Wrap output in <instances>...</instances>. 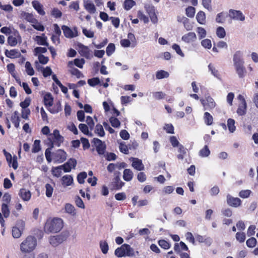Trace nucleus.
Returning a JSON list of instances; mask_svg holds the SVG:
<instances>
[{
    "mask_svg": "<svg viewBox=\"0 0 258 258\" xmlns=\"http://www.w3.org/2000/svg\"><path fill=\"white\" fill-rule=\"evenodd\" d=\"M228 17V14L226 13L222 12L218 13L216 17V22L218 23H223L226 20V18Z\"/></svg>",
    "mask_w": 258,
    "mask_h": 258,
    "instance_id": "nucleus-33",
    "label": "nucleus"
},
{
    "mask_svg": "<svg viewBox=\"0 0 258 258\" xmlns=\"http://www.w3.org/2000/svg\"><path fill=\"white\" fill-rule=\"evenodd\" d=\"M228 17L231 19L239 21H244L245 19V16L241 11L233 9L229 10Z\"/></svg>",
    "mask_w": 258,
    "mask_h": 258,
    "instance_id": "nucleus-11",
    "label": "nucleus"
},
{
    "mask_svg": "<svg viewBox=\"0 0 258 258\" xmlns=\"http://www.w3.org/2000/svg\"><path fill=\"white\" fill-rule=\"evenodd\" d=\"M43 102L45 107L51 113H55L58 112V110H52L48 109V107L52 106L53 102V98L50 93H47L44 96Z\"/></svg>",
    "mask_w": 258,
    "mask_h": 258,
    "instance_id": "nucleus-15",
    "label": "nucleus"
},
{
    "mask_svg": "<svg viewBox=\"0 0 258 258\" xmlns=\"http://www.w3.org/2000/svg\"><path fill=\"white\" fill-rule=\"evenodd\" d=\"M146 12L149 15L151 20L153 23H156L157 18L155 14V7L151 4H146L144 6Z\"/></svg>",
    "mask_w": 258,
    "mask_h": 258,
    "instance_id": "nucleus-16",
    "label": "nucleus"
},
{
    "mask_svg": "<svg viewBox=\"0 0 258 258\" xmlns=\"http://www.w3.org/2000/svg\"><path fill=\"white\" fill-rule=\"evenodd\" d=\"M120 173L119 171H115L114 172V177L112 182V185L116 190H119L122 188L124 185V182L120 180Z\"/></svg>",
    "mask_w": 258,
    "mask_h": 258,
    "instance_id": "nucleus-13",
    "label": "nucleus"
},
{
    "mask_svg": "<svg viewBox=\"0 0 258 258\" xmlns=\"http://www.w3.org/2000/svg\"><path fill=\"white\" fill-rule=\"evenodd\" d=\"M169 74L168 72L164 70L158 71L156 73V78L158 80H160L163 78H167L169 77Z\"/></svg>",
    "mask_w": 258,
    "mask_h": 258,
    "instance_id": "nucleus-38",
    "label": "nucleus"
},
{
    "mask_svg": "<svg viewBox=\"0 0 258 258\" xmlns=\"http://www.w3.org/2000/svg\"><path fill=\"white\" fill-rule=\"evenodd\" d=\"M159 245L164 250L169 249L171 247L170 243L165 239H160L158 241Z\"/></svg>",
    "mask_w": 258,
    "mask_h": 258,
    "instance_id": "nucleus-39",
    "label": "nucleus"
},
{
    "mask_svg": "<svg viewBox=\"0 0 258 258\" xmlns=\"http://www.w3.org/2000/svg\"><path fill=\"white\" fill-rule=\"evenodd\" d=\"M64 36L68 38H72L77 37L78 34V30L76 27H74L73 30L71 29L67 26L63 25L61 26Z\"/></svg>",
    "mask_w": 258,
    "mask_h": 258,
    "instance_id": "nucleus-14",
    "label": "nucleus"
},
{
    "mask_svg": "<svg viewBox=\"0 0 258 258\" xmlns=\"http://www.w3.org/2000/svg\"><path fill=\"white\" fill-rule=\"evenodd\" d=\"M37 240L33 236H28L20 245V249L22 252L30 253L36 247Z\"/></svg>",
    "mask_w": 258,
    "mask_h": 258,
    "instance_id": "nucleus-3",
    "label": "nucleus"
},
{
    "mask_svg": "<svg viewBox=\"0 0 258 258\" xmlns=\"http://www.w3.org/2000/svg\"><path fill=\"white\" fill-rule=\"evenodd\" d=\"M47 37L45 36V34H42V36H36L35 40L38 45H44L48 47L49 44L47 41Z\"/></svg>",
    "mask_w": 258,
    "mask_h": 258,
    "instance_id": "nucleus-26",
    "label": "nucleus"
},
{
    "mask_svg": "<svg viewBox=\"0 0 258 258\" xmlns=\"http://www.w3.org/2000/svg\"><path fill=\"white\" fill-rule=\"evenodd\" d=\"M19 196L24 201H29L31 197V194L29 190L25 188H21L19 190Z\"/></svg>",
    "mask_w": 258,
    "mask_h": 258,
    "instance_id": "nucleus-23",
    "label": "nucleus"
},
{
    "mask_svg": "<svg viewBox=\"0 0 258 258\" xmlns=\"http://www.w3.org/2000/svg\"><path fill=\"white\" fill-rule=\"evenodd\" d=\"M54 34H53L51 36V40L53 42H54V38H56V40L58 43H59V36L61 35V30L57 24H54Z\"/></svg>",
    "mask_w": 258,
    "mask_h": 258,
    "instance_id": "nucleus-27",
    "label": "nucleus"
},
{
    "mask_svg": "<svg viewBox=\"0 0 258 258\" xmlns=\"http://www.w3.org/2000/svg\"><path fill=\"white\" fill-rule=\"evenodd\" d=\"M73 181V178L70 175H65L61 178V183L63 186H68L72 185Z\"/></svg>",
    "mask_w": 258,
    "mask_h": 258,
    "instance_id": "nucleus-28",
    "label": "nucleus"
},
{
    "mask_svg": "<svg viewBox=\"0 0 258 258\" xmlns=\"http://www.w3.org/2000/svg\"><path fill=\"white\" fill-rule=\"evenodd\" d=\"M52 157L54 163H61L67 159V154L62 149H58L52 153Z\"/></svg>",
    "mask_w": 258,
    "mask_h": 258,
    "instance_id": "nucleus-6",
    "label": "nucleus"
},
{
    "mask_svg": "<svg viewBox=\"0 0 258 258\" xmlns=\"http://www.w3.org/2000/svg\"><path fill=\"white\" fill-rule=\"evenodd\" d=\"M47 52V48L45 47H37L34 49V54L35 56L38 55V54H42V53H45Z\"/></svg>",
    "mask_w": 258,
    "mask_h": 258,
    "instance_id": "nucleus-56",
    "label": "nucleus"
},
{
    "mask_svg": "<svg viewBox=\"0 0 258 258\" xmlns=\"http://www.w3.org/2000/svg\"><path fill=\"white\" fill-rule=\"evenodd\" d=\"M133 172L130 169H125L123 171V178L126 181L132 180L133 178Z\"/></svg>",
    "mask_w": 258,
    "mask_h": 258,
    "instance_id": "nucleus-32",
    "label": "nucleus"
},
{
    "mask_svg": "<svg viewBox=\"0 0 258 258\" xmlns=\"http://www.w3.org/2000/svg\"><path fill=\"white\" fill-rule=\"evenodd\" d=\"M256 240L254 237H251L247 240L246 244L248 247L252 248L256 245Z\"/></svg>",
    "mask_w": 258,
    "mask_h": 258,
    "instance_id": "nucleus-60",
    "label": "nucleus"
},
{
    "mask_svg": "<svg viewBox=\"0 0 258 258\" xmlns=\"http://www.w3.org/2000/svg\"><path fill=\"white\" fill-rule=\"evenodd\" d=\"M40 141L39 140H36L34 141V144L33 145V147L32 149V152L34 153H36L38 152L41 150L40 147Z\"/></svg>",
    "mask_w": 258,
    "mask_h": 258,
    "instance_id": "nucleus-48",
    "label": "nucleus"
},
{
    "mask_svg": "<svg viewBox=\"0 0 258 258\" xmlns=\"http://www.w3.org/2000/svg\"><path fill=\"white\" fill-rule=\"evenodd\" d=\"M88 84L92 87H94L100 84L99 78L95 77L88 80Z\"/></svg>",
    "mask_w": 258,
    "mask_h": 258,
    "instance_id": "nucleus-53",
    "label": "nucleus"
},
{
    "mask_svg": "<svg viewBox=\"0 0 258 258\" xmlns=\"http://www.w3.org/2000/svg\"><path fill=\"white\" fill-rule=\"evenodd\" d=\"M100 247L103 253L106 254L108 252V245L106 241H101L100 242Z\"/></svg>",
    "mask_w": 258,
    "mask_h": 258,
    "instance_id": "nucleus-50",
    "label": "nucleus"
},
{
    "mask_svg": "<svg viewBox=\"0 0 258 258\" xmlns=\"http://www.w3.org/2000/svg\"><path fill=\"white\" fill-rule=\"evenodd\" d=\"M53 148H51L50 147H49L45 152V155L46 157V159L47 161L49 163L51 162L53 159V158L51 157V155H52V153H51V150H52Z\"/></svg>",
    "mask_w": 258,
    "mask_h": 258,
    "instance_id": "nucleus-58",
    "label": "nucleus"
},
{
    "mask_svg": "<svg viewBox=\"0 0 258 258\" xmlns=\"http://www.w3.org/2000/svg\"><path fill=\"white\" fill-rule=\"evenodd\" d=\"M45 188H46V197L48 198L51 197L53 192V186L49 183H46L45 184Z\"/></svg>",
    "mask_w": 258,
    "mask_h": 258,
    "instance_id": "nucleus-54",
    "label": "nucleus"
},
{
    "mask_svg": "<svg viewBox=\"0 0 258 258\" xmlns=\"http://www.w3.org/2000/svg\"><path fill=\"white\" fill-rule=\"evenodd\" d=\"M15 37L10 35L8 37L7 42L9 45L11 46H15L18 44V39L17 38H19L20 40H21V36L19 34V33L18 31L16 30L14 32Z\"/></svg>",
    "mask_w": 258,
    "mask_h": 258,
    "instance_id": "nucleus-18",
    "label": "nucleus"
},
{
    "mask_svg": "<svg viewBox=\"0 0 258 258\" xmlns=\"http://www.w3.org/2000/svg\"><path fill=\"white\" fill-rule=\"evenodd\" d=\"M63 226V220L59 218L48 219L45 224L44 230L47 233H57Z\"/></svg>",
    "mask_w": 258,
    "mask_h": 258,
    "instance_id": "nucleus-1",
    "label": "nucleus"
},
{
    "mask_svg": "<svg viewBox=\"0 0 258 258\" xmlns=\"http://www.w3.org/2000/svg\"><path fill=\"white\" fill-rule=\"evenodd\" d=\"M216 35L220 38H223L226 36V32L224 28L219 26L216 29Z\"/></svg>",
    "mask_w": 258,
    "mask_h": 258,
    "instance_id": "nucleus-49",
    "label": "nucleus"
},
{
    "mask_svg": "<svg viewBox=\"0 0 258 258\" xmlns=\"http://www.w3.org/2000/svg\"><path fill=\"white\" fill-rule=\"evenodd\" d=\"M87 177V174L85 171H83L79 173L77 177V179L79 183L83 184L85 182V179Z\"/></svg>",
    "mask_w": 258,
    "mask_h": 258,
    "instance_id": "nucleus-41",
    "label": "nucleus"
},
{
    "mask_svg": "<svg viewBox=\"0 0 258 258\" xmlns=\"http://www.w3.org/2000/svg\"><path fill=\"white\" fill-rule=\"evenodd\" d=\"M84 6L85 10L90 14H94L96 11L94 4L90 0H87L84 1Z\"/></svg>",
    "mask_w": 258,
    "mask_h": 258,
    "instance_id": "nucleus-19",
    "label": "nucleus"
},
{
    "mask_svg": "<svg viewBox=\"0 0 258 258\" xmlns=\"http://www.w3.org/2000/svg\"><path fill=\"white\" fill-rule=\"evenodd\" d=\"M78 51L79 54L87 59H91L93 57L91 50L89 47L81 43L77 44Z\"/></svg>",
    "mask_w": 258,
    "mask_h": 258,
    "instance_id": "nucleus-8",
    "label": "nucleus"
},
{
    "mask_svg": "<svg viewBox=\"0 0 258 258\" xmlns=\"http://www.w3.org/2000/svg\"><path fill=\"white\" fill-rule=\"evenodd\" d=\"M61 169L62 168L61 167H60V166L55 167H53L51 169L52 174L54 176L59 177L61 174Z\"/></svg>",
    "mask_w": 258,
    "mask_h": 258,
    "instance_id": "nucleus-51",
    "label": "nucleus"
},
{
    "mask_svg": "<svg viewBox=\"0 0 258 258\" xmlns=\"http://www.w3.org/2000/svg\"><path fill=\"white\" fill-rule=\"evenodd\" d=\"M196 19L198 22L202 25L206 23V15L204 12L200 11L196 16Z\"/></svg>",
    "mask_w": 258,
    "mask_h": 258,
    "instance_id": "nucleus-34",
    "label": "nucleus"
},
{
    "mask_svg": "<svg viewBox=\"0 0 258 258\" xmlns=\"http://www.w3.org/2000/svg\"><path fill=\"white\" fill-rule=\"evenodd\" d=\"M10 211L9 206L7 204L3 203L2 205V213H0V223L2 227H5V221L4 217L6 218H8L10 215Z\"/></svg>",
    "mask_w": 258,
    "mask_h": 258,
    "instance_id": "nucleus-12",
    "label": "nucleus"
},
{
    "mask_svg": "<svg viewBox=\"0 0 258 258\" xmlns=\"http://www.w3.org/2000/svg\"><path fill=\"white\" fill-rule=\"evenodd\" d=\"M247 104L246 102L239 103L236 111L237 113L239 116L244 115L246 113Z\"/></svg>",
    "mask_w": 258,
    "mask_h": 258,
    "instance_id": "nucleus-30",
    "label": "nucleus"
},
{
    "mask_svg": "<svg viewBox=\"0 0 258 258\" xmlns=\"http://www.w3.org/2000/svg\"><path fill=\"white\" fill-rule=\"evenodd\" d=\"M109 121L111 124V125L113 127H118L120 125V122L119 120L116 117L111 116L109 118Z\"/></svg>",
    "mask_w": 258,
    "mask_h": 258,
    "instance_id": "nucleus-52",
    "label": "nucleus"
},
{
    "mask_svg": "<svg viewBox=\"0 0 258 258\" xmlns=\"http://www.w3.org/2000/svg\"><path fill=\"white\" fill-rule=\"evenodd\" d=\"M22 233L20 229L17 227H14L12 229V235L14 238H18L21 236Z\"/></svg>",
    "mask_w": 258,
    "mask_h": 258,
    "instance_id": "nucleus-63",
    "label": "nucleus"
},
{
    "mask_svg": "<svg viewBox=\"0 0 258 258\" xmlns=\"http://www.w3.org/2000/svg\"><path fill=\"white\" fill-rule=\"evenodd\" d=\"M95 133L100 137H103L105 136V132L103 126L100 124H96L95 128Z\"/></svg>",
    "mask_w": 258,
    "mask_h": 258,
    "instance_id": "nucleus-36",
    "label": "nucleus"
},
{
    "mask_svg": "<svg viewBox=\"0 0 258 258\" xmlns=\"http://www.w3.org/2000/svg\"><path fill=\"white\" fill-rule=\"evenodd\" d=\"M32 4L34 9L37 12V13L41 16H44L45 12L43 9V5L38 1H33Z\"/></svg>",
    "mask_w": 258,
    "mask_h": 258,
    "instance_id": "nucleus-20",
    "label": "nucleus"
},
{
    "mask_svg": "<svg viewBox=\"0 0 258 258\" xmlns=\"http://www.w3.org/2000/svg\"><path fill=\"white\" fill-rule=\"evenodd\" d=\"M235 120L232 118H229L227 120V126L229 131L231 133H233L236 129V127L235 126Z\"/></svg>",
    "mask_w": 258,
    "mask_h": 258,
    "instance_id": "nucleus-43",
    "label": "nucleus"
},
{
    "mask_svg": "<svg viewBox=\"0 0 258 258\" xmlns=\"http://www.w3.org/2000/svg\"><path fill=\"white\" fill-rule=\"evenodd\" d=\"M114 253L118 257L134 255L133 249L127 244H123L120 247L117 248L115 250Z\"/></svg>",
    "mask_w": 258,
    "mask_h": 258,
    "instance_id": "nucleus-5",
    "label": "nucleus"
},
{
    "mask_svg": "<svg viewBox=\"0 0 258 258\" xmlns=\"http://www.w3.org/2000/svg\"><path fill=\"white\" fill-rule=\"evenodd\" d=\"M164 130H165L167 133L173 134L174 133V128L173 125L171 123H166L164 126Z\"/></svg>",
    "mask_w": 258,
    "mask_h": 258,
    "instance_id": "nucleus-64",
    "label": "nucleus"
},
{
    "mask_svg": "<svg viewBox=\"0 0 258 258\" xmlns=\"http://www.w3.org/2000/svg\"><path fill=\"white\" fill-rule=\"evenodd\" d=\"M115 46L114 44L110 43L106 47V52L108 56H110L115 51Z\"/></svg>",
    "mask_w": 258,
    "mask_h": 258,
    "instance_id": "nucleus-55",
    "label": "nucleus"
},
{
    "mask_svg": "<svg viewBox=\"0 0 258 258\" xmlns=\"http://www.w3.org/2000/svg\"><path fill=\"white\" fill-rule=\"evenodd\" d=\"M242 57V53L238 50L233 55V63L236 73L239 78H243L246 74V70L244 66V61Z\"/></svg>",
    "mask_w": 258,
    "mask_h": 258,
    "instance_id": "nucleus-2",
    "label": "nucleus"
},
{
    "mask_svg": "<svg viewBox=\"0 0 258 258\" xmlns=\"http://www.w3.org/2000/svg\"><path fill=\"white\" fill-rule=\"evenodd\" d=\"M197 32L198 34L199 39H202L206 36V31L203 27H198L197 29Z\"/></svg>",
    "mask_w": 258,
    "mask_h": 258,
    "instance_id": "nucleus-45",
    "label": "nucleus"
},
{
    "mask_svg": "<svg viewBox=\"0 0 258 258\" xmlns=\"http://www.w3.org/2000/svg\"><path fill=\"white\" fill-rule=\"evenodd\" d=\"M25 68L26 72L28 75L33 76L34 74V71L30 62L27 61L26 62Z\"/></svg>",
    "mask_w": 258,
    "mask_h": 258,
    "instance_id": "nucleus-59",
    "label": "nucleus"
},
{
    "mask_svg": "<svg viewBox=\"0 0 258 258\" xmlns=\"http://www.w3.org/2000/svg\"><path fill=\"white\" fill-rule=\"evenodd\" d=\"M92 143L94 144L98 154L100 155H103L106 150V145L104 142L98 138H94Z\"/></svg>",
    "mask_w": 258,
    "mask_h": 258,
    "instance_id": "nucleus-10",
    "label": "nucleus"
},
{
    "mask_svg": "<svg viewBox=\"0 0 258 258\" xmlns=\"http://www.w3.org/2000/svg\"><path fill=\"white\" fill-rule=\"evenodd\" d=\"M137 16L139 19L141 21H143L144 23L147 24L149 22V20L148 17L146 16L142 11L139 10L138 11Z\"/></svg>",
    "mask_w": 258,
    "mask_h": 258,
    "instance_id": "nucleus-47",
    "label": "nucleus"
},
{
    "mask_svg": "<svg viewBox=\"0 0 258 258\" xmlns=\"http://www.w3.org/2000/svg\"><path fill=\"white\" fill-rule=\"evenodd\" d=\"M64 209L66 213L73 216L76 215V210L73 205L67 203L65 205Z\"/></svg>",
    "mask_w": 258,
    "mask_h": 258,
    "instance_id": "nucleus-31",
    "label": "nucleus"
},
{
    "mask_svg": "<svg viewBox=\"0 0 258 258\" xmlns=\"http://www.w3.org/2000/svg\"><path fill=\"white\" fill-rule=\"evenodd\" d=\"M85 62V60L84 58H76L74 60V64L77 67L82 69L83 65Z\"/></svg>",
    "mask_w": 258,
    "mask_h": 258,
    "instance_id": "nucleus-61",
    "label": "nucleus"
},
{
    "mask_svg": "<svg viewBox=\"0 0 258 258\" xmlns=\"http://www.w3.org/2000/svg\"><path fill=\"white\" fill-rule=\"evenodd\" d=\"M79 128L85 135H89L90 136H92L91 133H89L88 126L87 125L84 123H80L79 125Z\"/></svg>",
    "mask_w": 258,
    "mask_h": 258,
    "instance_id": "nucleus-44",
    "label": "nucleus"
},
{
    "mask_svg": "<svg viewBox=\"0 0 258 258\" xmlns=\"http://www.w3.org/2000/svg\"><path fill=\"white\" fill-rule=\"evenodd\" d=\"M210 154V151L207 145H205L199 152V155L202 157H207Z\"/></svg>",
    "mask_w": 258,
    "mask_h": 258,
    "instance_id": "nucleus-42",
    "label": "nucleus"
},
{
    "mask_svg": "<svg viewBox=\"0 0 258 258\" xmlns=\"http://www.w3.org/2000/svg\"><path fill=\"white\" fill-rule=\"evenodd\" d=\"M251 193L250 190H242L239 192V196L243 199L247 198L250 196Z\"/></svg>",
    "mask_w": 258,
    "mask_h": 258,
    "instance_id": "nucleus-62",
    "label": "nucleus"
},
{
    "mask_svg": "<svg viewBox=\"0 0 258 258\" xmlns=\"http://www.w3.org/2000/svg\"><path fill=\"white\" fill-rule=\"evenodd\" d=\"M132 159L133 161L132 166L133 167L139 171H142L144 169V166L141 160L136 158H132Z\"/></svg>",
    "mask_w": 258,
    "mask_h": 258,
    "instance_id": "nucleus-22",
    "label": "nucleus"
},
{
    "mask_svg": "<svg viewBox=\"0 0 258 258\" xmlns=\"http://www.w3.org/2000/svg\"><path fill=\"white\" fill-rule=\"evenodd\" d=\"M174 249L177 254H178L180 258H190L188 253L183 252L180 251L178 243H175L174 246Z\"/></svg>",
    "mask_w": 258,
    "mask_h": 258,
    "instance_id": "nucleus-29",
    "label": "nucleus"
},
{
    "mask_svg": "<svg viewBox=\"0 0 258 258\" xmlns=\"http://www.w3.org/2000/svg\"><path fill=\"white\" fill-rule=\"evenodd\" d=\"M204 120L205 124L207 125H211L213 123V117L208 112L204 113Z\"/></svg>",
    "mask_w": 258,
    "mask_h": 258,
    "instance_id": "nucleus-35",
    "label": "nucleus"
},
{
    "mask_svg": "<svg viewBox=\"0 0 258 258\" xmlns=\"http://www.w3.org/2000/svg\"><path fill=\"white\" fill-rule=\"evenodd\" d=\"M136 5V2L134 0H125L123 3V8L126 11L131 10Z\"/></svg>",
    "mask_w": 258,
    "mask_h": 258,
    "instance_id": "nucleus-40",
    "label": "nucleus"
},
{
    "mask_svg": "<svg viewBox=\"0 0 258 258\" xmlns=\"http://www.w3.org/2000/svg\"><path fill=\"white\" fill-rule=\"evenodd\" d=\"M181 39L182 41L187 43L194 42L197 39V36L194 32H189L182 36Z\"/></svg>",
    "mask_w": 258,
    "mask_h": 258,
    "instance_id": "nucleus-21",
    "label": "nucleus"
},
{
    "mask_svg": "<svg viewBox=\"0 0 258 258\" xmlns=\"http://www.w3.org/2000/svg\"><path fill=\"white\" fill-rule=\"evenodd\" d=\"M178 152L179 153L177 157L179 160H183L184 155L186 154V149L181 144L178 146Z\"/></svg>",
    "mask_w": 258,
    "mask_h": 258,
    "instance_id": "nucleus-37",
    "label": "nucleus"
},
{
    "mask_svg": "<svg viewBox=\"0 0 258 258\" xmlns=\"http://www.w3.org/2000/svg\"><path fill=\"white\" fill-rule=\"evenodd\" d=\"M201 102L205 110L211 111L216 106L215 102L210 96L206 97L205 99H201Z\"/></svg>",
    "mask_w": 258,
    "mask_h": 258,
    "instance_id": "nucleus-9",
    "label": "nucleus"
},
{
    "mask_svg": "<svg viewBox=\"0 0 258 258\" xmlns=\"http://www.w3.org/2000/svg\"><path fill=\"white\" fill-rule=\"evenodd\" d=\"M68 235L64 233L51 236L49 238V243L53 246H56L67 240Z\"/></svg>",
    "mask_w": 258,
    "mask_h": 258,
    "instance_id": "nucleus-7",
    "label": "nucleus"
},
{
    "mask_svg": "<svg viewBox=\"0 0 258 258\" xmlns=\"http://www.w3.org/2000/svg\"><path fill=\"white\" fill-rule=\"evenodd\" d=\"M21 15L22 18L25 19L27 21L31 23H34L37 22V19L34 18L33 15L32 13L22 12Z\"/></svg>",
    "mask_w": 258,
    "mask_h": 258,
    "instance_id": "nucleus-25",
    "label": "nucleus"
},
{
    "mask_svg": "<svg viewBox=\"0 0 258 258\" xmlns=\"http://www.w3.org/2000/svg\"><path fill=\"white\" fill-rule=\"evenodd\" d=\"M75 203L76 205L80 208L83 209L85 208V206L83 200L79 196H77L75 197Z\"/></svg>",
    "mask_w": 258,
    "mask_h": 258,
    "instance_id": "nucleus-46",
    "label": "nucleus"
},
{
    "mask_svg": "<svg viewBox=\"0 0 258 258\" xmlns=\"http://www.w3.org/2000/svg\"><path fill=\"white\" fill-rule=\"evenodd\" d=\"M5 54L7 57L11 58H18L21 56V53L16 49L10 50L6 49L5 51Z\"/></svg>",
    "mask_w": 258,
    "mask_h": 258,
    "instance_id": "nucleus-24",
    "label": "nucleus"
},
{
    "mask_svg": "<svg viewBox=\"0 0 258 258\" xmlns=\"http://www.w3.org/2000/svg\"><path fill=\"white\" fill-rule=\"evenodd\" d=\"M50 136H52V139L48 138L46 144L48 147L51 148H53L54 146L59 147L64 141L63 137L60 135L59 131L57 129H55L53 131V133L50 134Z\"/></svg>",
    "mask_w": 258,
    "mask_h": 258,
    "instance_id": "nucleus-4",
    "label": "nucleus"
},
{
    "mask_svg": "<svg viewBox=\"0 0 258 258\" xmlns=\"http://www.w3.org/2000/svg\"><path fill=\"white\" fill-rule=\"evenodd\" d=\"M195 8L191 6H189L186 9V15L189 18H192L195 14Z\"/></svg>",
    "mask_w": 258,
    "mask_h": 258,
    "instance_id": "nucleus-57",
    "label": "nucleus"
},
{
    "mask_svg": "<svg viewBox=\"0 0 258 258\" xmlns=\"http://www.w3.org/2000/svg\"><path fill=\"white\" fill-rule=\"evenodd\" d=\"M227 204L232 207L237 208L241 206L242 201L238 198H234L229 194L227 196Z\"/></svg>",
    "mask_w": 258,
    "mask_h": 258,
    "instance_id": "nucleus-17",
    "label": "nucleus"
}]
</instances>
